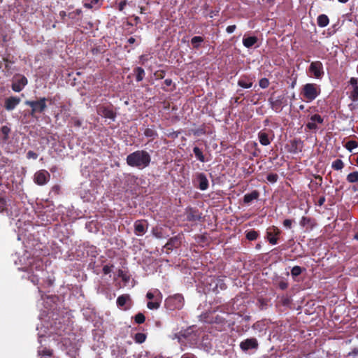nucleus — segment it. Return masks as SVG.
Returning <instances> with one entry per match:
<instances>
[{"mask_svg":"<svg viewBox=\"0 0 358 358\" xmlns=\"http://www.w3.org/2000/svg\"><path fill=\"white\" fill-rule=\"evenodd\" d=\"M357 143L354 141H348L346 145L345 148L349 150L352 151L353 149L356 148L357 147Z\"/></svg>","mask_w":358,"mask_h":358,"instance_id":"nucleus-30","label":"nucleus"},{"mask_svg":"<svg viewBox=\"0 0 358 358\" xmlns=\"http://www.w3.org/2000/svg\"><path fill=\"white\" fill-rule=\"evenodd\" d=\"M257 232L255 231H250L247 233L246 237L250 241H254L257 238Z\"/></svg>","mask_w":358,"mask_h":358,"instance_id":"nucleus-31","label":"nucleus"},{"mask_svg":"<svg viewBox=\"0 0 358 358\" xmlns=\"http://www.w3.org/2000/svg\"><path fill=\"white\" fill-rule=\"evenodd\" d=\"M357 295H358V289H357Z\"/></svg>","mask_w":358,"mask_h":358,"instance_id":"nucleus-59","label":"nucleus"},{"mask_svg":"<svg viewBox=\"0 0 358 358\" xmlns=\"http://www.w3.org/2000/svg\"><path fill=\"white\" fill-rule=\"evenodd\" d=\"M320 87L314 83H308L303 87L302 95L307 102L315 100L320 94Z\"/></svg>","mask_w":358,"mask_h":358,"instance_id":"nucleus-2","label":"nucleus"},{"mask_svg":"<svg viewBox=\"0 0 358 358\" xmlns=\"http://www.w3.org/2000/svg\"><path fill=\"white\" fill-rule=\"evenodd\" d=\"M146 297L150 300L147 304V306L150 310L158 309L160 306V303L162 301V294L161 292L157 289L150 290Z\"/></svg>","mask_w":358,"mask_h":358,"instance_id":"nucleus-4","label":"nucleus"},{"mask_svg":"<svg viewBox=\"0 0 358 358\" xmlns=\"http://www.w3.org/2000/svg\"><path fill=\"white\" fill-rule=\"evenodd\" d=\"M150 162V156L144 150L136 151L127 157V163L129 166L140 169L147 167Z\"/></svg>","mask_w":358,"mask_h":358,"instance_id":"nucleus-1","label":"nucleus"},{"mask_svg":"<svg viewBox=\"0 0 358 358\" xmlns=\"http://www.w3.org/2000/svg\"><path fill=\"white\" fill-rule=\"evenodd\" d=\"M309 69L316 78H321L324 73L322 64L318 61L312 62Z\"/></svg>","mask_w":358,"mask_h":358,"instance_id":"nucleus-9","label":"nucleus"},{"mask_svg":"<svg viewBox=\"0 0 358 358\" xmlns=\"http://www.w3.org/2000/svg\"><path fill=\"white\" fill-rule=\"evenodd\" d=\"M20 98L16 96H9L4 101V107L7 110H13L20 103Z\"/></svg>","mask_w":358,"mask_h":358,"instance_id":"nucleus-10","label":"nucleus"},{"mask_svg":"<svg viewBox=\"0 0 358 358\" xmlns=\"http://www.w3.org/2000/svg\"><path fill=\"white\" fill-rule=\"evenodd\" d=\"M273 234H278V230L274 227L273 229H269V231L267 232V236L269 242L271 244L275 245L277 243V238L275 237Z\"/></svg>","mask_w":358,"mask_h":358,"instance_id":"nucleus-17","label":"nucleus"},{"mask_svg":"<svg viewBox=\"0 0 358 358\" xmlns=\"http://www.w3.org/2000/svg\"><path fill=\"white\" fill-rule=\"evenodd\" d=\"M358 355V350H355L352 352L349 353V355Z\"/></svg>","mask_w":358,"mask_h":358,"instance_id":"nucleus-52","label":"nucleus"},{"mask_svg":"<svg viewBox=\"0 0 358 358\" xmlns=\"http://www.w3.org/2000/svg\"><path fill=\"white\" fill-rule=\"evenodd\" d=\"M84 6L86 7V8H92L94 7V5L92 4V2L90 3H88V2H85Z\"/></svg>","mask_w":358,"mask_h":358,"instance_id":"nucleus-47","label":"nucleus"},{"mask_svg":"<svg viewBox=\"0 0 358 358\" xmlns=\"http://www.w3.org/2000/svg\"><path fill=\"white\" fill-rule=\"evenodd\" d=\"M317 24L321 27H324L329 24V18L326 15H320L317 17Z\"/></svg>","mask_w":358,"mask_h":358,"instance_id":"nucleus-20","label":"nucleus"},{"mask_svg":"<svg viewBox=\"0 0 358 358\" xmlns=\"http://www.w3.org/2000/svg\"><path fill=\"white\" fill-rule=\"evenodd\" d=\"M291 272L292 275L297 276L301 273V268L299 266H294Z\"/></svg>","mask_w":358,"mask_h":358,"instance_id":"nucleus-35","label":"nucleus"},{"mask_svg":"<svg viewBox=\"0 0 358 358\" xmlns=\"http://www.w3.org/2000/svg\"><path fill=\"white\" fill-rule=\"evenodd\" d=\"M125 6H126V1H121L119 4V10H122L124 8Z\"/></svg>","mask_w":358,"mask_h":358,"instance_id":"nucleus-46","label":"nucleus"},{"mask_svg":"<svg viewBox=\"0 0 358 358\" xmlns=\"http://www.w3.org/2000/svg\"><path fill=\"white\" fill-rule=\"evenodd\" d=\"M238 85L243 88H250L252 86V81L247 78H241L238 82Z\"/></svg>","mask_w":358,"mask_h":358,"instance_id":"nucleus-18","label":"nucleus"},{"mask_svg":"<svg viewBox=\"0 0 358 358\" xmlns=\"http://www.w3.org/2000/svg\"><path fill=\"white\" fill-rule=\"evenodd\" d=\"M135 227V233L138 236H141L144 234L146 231V224L141 222V221H137L134 224Z\"/></svg>","mask_w":358,"mask_h":358,"instance_id":"nucleus-14","label":"nucleus"},{"mask_svg":"<svg viewBox=\"0 0 358 358\" xmlns=\"http://www.w3.org/2000/svg\"><path fill=\"white\" fill-rule=\"evenodd\" d=\"M257 42V38L256 36L244 37L243 39V43L245 47L250 48L255 45Z\"/></svg>","mask_w":358,"mask_h":358,"instance_id":"nucleus-15","label":"nucleus"},{"mask_svg":"<svg viewBox=\"0 0 358 358\" xmlns=\"http://www.w3.org/2000/svg\"><path fill=\"white\" fill-rule=\"evenodd\" d=\"M145 317L143 314L142 313H138L135 316V321L138 324H142L145 322Z\"/></svg>","mask_w":358,"mask_h":358,"instance_id":"nucleus-32","label":"nucleus"},{"mask_svg":"<svg viewBox=\"0 0 358 358\" xmlns=\"http://www.w3.org/2000/svg\"><path fill=\"white\" fill-rule=\"evenodd\" d=\"M46 99L45 98H41L38 101H25V104L31 107V115H34L35 113H41L46 108L45 103Z\"/></svg>","mask_w":358,"mask_h":358,"instance_id":"nucleus-6","label":"nucleus"},{"mask_svg":"<svg viewBox=\"0 0 358 358\" xmlns=\"http://www.w3.org/2000/svg\"><path fill=\"white\" fill-rule=\"evenodd\" d=\"M165 83H166V85L170 86L171 85V83H172V80H170V79H166L165 80Z\"/></svg>","mask_w":358,"mask_h":358,"instance_id":"nucleus-48","label":"nucleus"},{"mask_svg":"<svg viewBox=\"0 0 358 358\" xmlns=\"http://www.w3.org/2000/svg\"><path fill=\"white\" fill-rule=\"evenodd\" d=\"M324 201V199H320V201H319L320 205H322Z\"/></svg>","mask_w":358,"mask_h":358,"instance_id":"nucleus-54","label":"nucleus"},{"mask_svg":"<svg viewBox=\"0 0 358 358\" xmlns=\"http://www.w3.org/2000/svg\"><path fill=\"white\" fill-rule=\"evenodd\" d=\"M352 96L355 99L358 97V86H355L353 89Z\"/></svg>","mask_w":358,"mask_h":358,"instance_id":"nucleus-44","label":"nucleus"},{"mask_svg":"<svg viewBox=\"0 0 358 358\" xmlns=\"http://www.w3.org/2000/svg\"><path fill=\"white\" fill-rule=\"evenodd\" d=\"M184 299L180 294H175L168 297L165 301V306L169 310L180 309L183 307Z\"/></svg>","mask_w":358,"mask_h":358,"instance_id":"nucleus-5","label":"nucleus"},{"mask_svg":"<svg viewBox=\"0 0 358 358\" xmlns=\"http://www.w3.org/2000/svg\"><path fill=\"white\" fill-rule=\"evenodd\" d=\"M258 346V343L256 338H248L242 341L240 347L242 350L247 351L250 349H255Z\"/></svg>","mask_w":358,"mask_h":358,"instance_id":"nucleus-11","label":"nucleus"},{"mask_svg":"<svg viewBox=\"0 0 358 358\" xmlns=\"http://www.w3.org/2000/svg\"><path fill=\"white\" fill-rule=\"evenodd\" d=\"M355 239H357V240H358V233L355 234Z\"/></svg>","mask_w":358,"mask_h":358,"instance_id":"nucleus-57","label":"nucleus"},{"mask_svg":"<svg viewBox=\"0 0 358 358\" xmlns=\"http://www.w3.org/2000/svg\"><path fill=\"white\" fill-rule=\"evenodd\" d=\"M43 268L42 262L40 261L29 262V264L21 268V269L27 271L28 273H32L33 275L30 276V280L34 284L38 282V272H41Z\"/></svg>","mask_w":358,"mask_h":358,"instance_id":"nucleus-3","label":"nucleus"},{"mask_svg":"<svg viewBox=\"0 0 358 358\" xmlns=\"http://www.w3.org/2000/svg\"><path fill=\"white\" fill-rule=\"evenodd\" d=\"M259 196V194L257 191H254L252 192V193L250 194H247L244 196V202L245 203H250L252 201L257 199V197Z\"/></svg>","mask_w":358,"mask_h":358,"instance_id":"nucleus-19","label":"nucleus"},{"mask_svg":"<svg viewBox=\"0 0 358 358\" xmlns=\"http://www.w3.org/2000/svg\"><path fill=\"white\" fill-rule=\"evenodd\" d=\"M118 276L122 277L123 279H124V275L123 274V271L121 270H119L118 271Z\"/></svg>","mask_w":358,"mask_h":358,"instance_id":"nucleus-49","label":"nucleus"},{"mask_svg":"<svg viewBox=\"0 0 358 358\" xmlns=\"http://www.w3.org/2000/svg\"><path fill=\"white\" fill-rule=\"evenodd\" d=\"M27 158H29V159H36L38 157L37 154L35 153L33 151H29L27 152Z\"/></svg>","mask_w":358,"mask_h":358,"instance_id":"nucleus-39","label":"nucleus"},{"mask_svg":"<svg viewBox=\"0 0 358 358\" xmlns=\"http://www.w3.org/2000/svg\"><path fill=\"white\" fill-rule=\"evenodd\" d=\"M343 166V162L341 159H336L332 163V168L335 170H341Z\"/></svg>","mask_w":358,"mask_h":358,"instance_id":"nucleus-27","label":"nucleus"},{"mask_svg":"<svg viewBox=\"0 0 358 358\" xmlns=\"http://www.w3.org/2000/svg\"><path fill=\"white\" fill-rule=\"evenodd\" d=\"M199 188L201 190H206L208 187V181L204 174L200 173L198 176Z\"/></svg>","mask_w":358,"mask_h":358,"instance_id":"nucleus-16","label":"nucleus"},{"mask_svg":"<svg viewBox=\"0 0 358 358\" xmlns=\"http://www.w3.org/2000/svg\"><path fill=\"white\" fill-rule=\"evenodd\" d=\"M272 108L275 110H279L281 105V100H275L271 102Z\"/></svg>","mask_w":358,"mask_h":358,"instance_id":"nucleus-36","label":"nucleus"},{"mask_svg":"<svg viewBox=\"0 0 358 358\" xmlns=\"http://www.w3.org/2000/svg\"><path fill=\"white\" fill-rule=\"evenodd\" d=\"M350 83L353 86V87L357 86V79L355 78H351Z\"/></svg>","mask_w":358,"mask_h":358,"instance_id":"nucleus-45","label":"nucleus"},{"mask_svg":"<svg viewBox=\"0 0 358 358\" xmlns=\"http://www.w3.org/2000/svg\"><path fill=\"white\" fill-rule=\"evenodd\" d=\"M347 180L350 183L358 182V171L349 173L347 176Z\"/></svg>","mask_w":358,"mask_h":358,"instance_id":"nucleus-23","label":"nucleus"},{"mask_svg":"<svg viewBox=\"0 0 358 358\" xmlns=\"http://www.w3.org/2000/svg\"><path fill=\"white\" fill-rule=\"evenodd\" d=\"M27 84V79L23 76H16L13 79L12 90L15 92H21Z\"/></svg>","mask_w":358,"mask_h":358,"instance_id":"nucleus-7","label":"nucleus"},{"mask_svg":"<svg viewBox=\"0 0 358 358\" xmlns=\"http://www.w3.org/2000/svg\"><path fill=\"white\" fill-rule=\"evenodd\" d=\"M128 42L131 44L134 43L135 42V38L133 37H131L128 39Z\"/></svg>","mask_w":358,"mask_h":358,"instance_id":"nucleus-50","label":"nucleus"},{"mask_svg":"<svg viewBox=\"0 0 358 358\" xmlns=\"http://www.w3.org/2000/svg\"><path fill=\"white\" fill-rule=\"evenodd\" d=\"M341 3H346L348 0H338Z\"/></svg>","mask_w":358,"mask_h":358,"instance_id":"nucleus-55","label":"nucleus"},{"mask_svg":"<svg viewBox=\"0 0 358 358\" xmlns=\"http://www.w3.org/2000/svg\"><path fill=\"white\" fill-rule=\"evenodd\" d=\"M145 135L148 137H153L155 136V131L152 129H146L145 130Z\"/></svg>","mask_w":358,"mask_h":358,"instance_id":"nucleus-37","label":"nucleus"},{"mask_svg":"<svg viewBox=\"0 0 358 358\" xmlns=\"http://www.w3.org/2000/svg\"><path fill=\"white\" fill-rule=\"evenodd\" d=\"M182 358H196L194 355H192V357H186L185 355H183Z\"/></svg>","mask_w":358,"mask_h":358,"instance_id":"nucleus-53","label":"nucleus"},{"mask_svg":"<svg viewBox=\"0 0 358 358\" xmlns=\"http://www.w3.org/2000/svg\"><path fill=\"white\" fill-rule=\"evenodd\" d=\"M129 296L128 295H122L120 296L117 299V303L119 306L122 307L129 300Z\"/></svg>","mask_w":358,"mask_h":358,"instance_id":"nucleus-24","label":"nucleus"},{"mask_svg":"<svg viewBox=\"0 0 358 358\" xmlns=\"http://www.w3.org/2000/svg\"><path fill=\"white\" fill-rule=\"evenodd\" d=\"M50 174L45 170H41L34 175V182L38 185H43L49 180Z\"/></svg>","mask_w":358,"mask_h":358,"instance_id":"nucleus-8","label":"nucleus"},{"mask_svg":"<svg viewBox=\"0 0 358 358\" xmlns=\"http://www.w3.org/2000/svg\"><path fill=\"white\" fill-rule=\"evenodd\" d=\"M269 85V82L266 78H262L259 81V86L262 88H266Z\"/></svg>","mask_w":358,"mask_h":358,"instance_id":"nucleus-34","label":"nucleus"},{"mask_svg":"<svg viewBox=\"0 0 358 358\" xmlns=\"http://www.w3.org/2000/svg\"><path fill=\"white\" fill-rule=\"evenodd\" d=\"M99 1L100 0H92L91 2L92 3V4L94 6L96 4H99Z\"/></svg>","mask_w":358,"mask_h":358,"instance_id":"nucleus-51","label":"nucleus"},{"mask_svg":"<svg viewBox=\"0 0 358 358\" xmlns=\"http://www.w3.org/2000/svg\"><path fill=\"white\" fill-rule=\"evenodd\" d=\"M259 142L263 145H268L270 144V141L268 139V135L264 132L259 133Z\"/></svg>","mask_w":358,"mask_h":358,"instance_id":"nucleus-21","label":"nucleus"},{"mask_svg":"<svg viewBox=\"0 0 358 358\" xmlns=\"http://www.w3.org/2000/svg\"><path fill=\"white\" fill-rule=\"evenodd\" d=\"M146 339V335L143 333H137L134 336V341L137 343H143Z\"/></svg>","mask_w":358,"mask_h":358,"instance_id":"nucleus-26","label":"nucleus"},{"mask_svg":"<svg viewBox=\"0 0 358 358\" xmlns=\"http://www.w3.org/2000/svg\"><path fill=\"white\" fill-rule=\"evenodd\" d=\"M356 164L358 166V157L356 158Z\"/></svg>","mask_w":358,"mask_h":358,"instance_id":"nucleus-58","label":"nucleus"},{"mask_svg":"<svg viewBox=\"0 0 358 358\" xmlns=\"http://www.w3.org/2000/svg\"><path fill=\"white\" fill-rule=\"evenodd\" d=\"M8 206V204L7 203L6 201L4 200L3 199L0 198V213L6 210Z\"/></svg>","mask_w":358,"mask_h":358,"instance_id":"nucleus-33","label":"nucleus"},{"mask_svg":"<svg viewBox=\"0 0 358 358\" xmlns=\"http://www.w3.org/2000/svg\"><path fill=\"white\" fill-rule=\"evenodd\" d=\"M299 108H300L301 110H303V109L304 108V106H303V105H301V106H299Z\"/></svg>","mask_w":358,"mask_h":358,"instance_id":"nucleus-56","label":"nucleus"},{"mask_svg":"<svg viewBox=\"0 0 358 358\" xmlns=\"http://www.w3.org/2000/svg\"><path fill=\"white\" fill-rule=\"evenodd\" d=\"M1 131V133L4 135V136L6 137L10 131V129L6 126H3L2 127Z\"/></svg>","mask_w":358,"mask_h":358,"instance_id":"nucleus-41","label":"nucleus"},{"mask_svg":"<svg viewBox=\"0 0 358 358\" xmlns=\"http://www.w3.org/2000/svg\"><path fill=\"white\" fill-rule=\"evenodd\" d=\"M323 122V119L319 115H314L310 117V121L307 124V127L310 129H315L317 128L316 123H322Z\"/></svg>","mask_w":358,"mask_h":358,"instance_id":"nucleus-13","label":"nucleus"},{"mask_svg":"<svg viewBox=\"0 0 358 358\" xmlns=\"http://www.w3.org/2000/svg\"><path fill=\"white\" fill-rule=\"evenodd\" d=\"M194 151V153L196 156V157L201 162H204V157L202 154V152L201 150L197 148V147H195L193 150Z\"/></svg>","mask_w":358,"mask_h":358,"instance_id":"nucleus-29","label":"nucleus"},{"mask_svg":"<svg viewBox=\"0 0 358 358\" xmlns=\"http://www.w3.org/2000/svg\"><path fill=\"white\" fill-rule=\"evenodd\" d=\"M236 28V25H230L227 27L226 31L227 33L231 34L235 31Z\"/></svg>","mask_w":358,"mask_h":358,"instance_id":"nucleus-43","label":"nucleus"},{"mask_svg":"<svg viewBox=\"0 0 358 358\" xmlns=\"http://www.w3.org/2000/svg\"><path fill=\"white\" fill-rule=\"evenodd\" d=\"M189 336V331H186L184 333H180L178 335H175V338H178V342L181 343V345H185V339L187 338Z\"/></svg>","mask_w":358,"mask_h":358,"instance_id":"nucleus-22","label":"nucleus"},{"mask_svg":"<svg viewBox=\"0 0 358 358\" xmlns=\"http://www.w3.org/2000/svg\"><path fill=\"white\" fill-rule=\"evenodd\" d=\"M278 176L275 174H269L267 176V180L271 182H275L277 181Z\"/></svg>","mask_w":358,"mask_h":358,"instance_id":"nucleus-38","label":"nucleus"},{"mask_svg":"<svg viewBox=\"0 0 358 358\" xmlns=\"http://www.w3.org/2000/svg\"><path fill=\"white\" fill-rule=\"evenodd\" d=\"M112 268H113V266H108V265L104 266L103 268V271L104 274H108L109 273H110L112 271Z\"/></svg>","mask_w":358,"mask_h":358,"instance_id":"nucleus-40","label":"nucleus"},{"mask_svg":"<svg viewBox=\"0 0 358 358\" xmlns=\"http://www.w3.org/2000/svg\"><path fill=\"white\" fill-rule=\"evenodd\" d=\"M292 224V221L291 220H285L283 222V225L288 229H290Z\"/></svg>","mask_w":358,"mask_h":358,"instance_id":"nucleus-42","label":"nucleus"},{"mask_svg":"<svg viewBox=\"0 0 358 358\" xmlns=\"http://www.w3.org/2000/svg\"><path fill=\"white\" fill-rule=\"evenodd\" d=\"M203 39L201 36H194L191 39V43L194 48H198Z\"/></svg>","mask_w":358,"mask_h":358,"instance_id":"nucleus-28","label":"nucleus"},{"mask_svg":"<svg viewBox=\"0 0 358 358\" xmlns=\"http://www.w3.org/2000/svg\"><path fill=\"white\" fill-rule=\"evenodd\" d=\"M98 113L104 117L105 118H108L112 120H115V113L113 110L110 107H101L98 109Z\"/></svg>","mask_w":358,"mask_h":358,"instance_id":"nucleus-12","label":"nucleus"},{"mask_svg":"<svg viewBox=\"0 0 358 358\" xmlns=\"http://www.w3.org/2000/svg\"><path fill=\"white\" fill-rule=\"evenodd\" d=\"M136 73V80L138 82L141 81L145 76V71L141 67H137L135 70Z\"/></svg>","mask_w":358,"mask_h":358,"instance_id":"nucleus-25","label":"nucleus"}]
</instances>
